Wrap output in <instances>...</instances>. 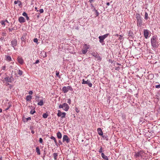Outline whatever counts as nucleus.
I'll return each mask as SVG.
<instances>
[{
    "label": "nucleus",
    "instance_id": "obj_57",
    "mask_svg": "<svg viewBox=\"0 0 160 160\" xmlns=\"http://www.w3.org/2000/svg\"><path fill=\"white\" fill-rule=\"evenodd\" d=\"M58 142L60 145H62V142L60 140H59Z\"/></svg>",
    "mask_w": 160,
    "mask_h": 160
},
{
    "label": "nucleus",
    "instance_id": "obj_48",
    "mask_svg": "<svg viewBox=\"0 0 160 160\" xmlns=\"http://www.w3.org/2000/svg\"><path fill=\"white\" fill-rule=\"evenodd\" d=\"M8 29L9 32H12V31L14 30V28H9Z\"/></svg>",
    "mask_w": 160,
    "mask_h": 160
},
{
    "label": "nucleus",
    "instance_id": "obj_3",
    "mask_svg": "<svg viewBox=\"0 0 160 160\" xmlns=\"http://www.w3.org/2000/svg\"><path fill=\"white\" fill-rule=\"evenodd\" d=\"M135 17L137 21V25L141 27L142 25V19L141 17L139 14L137 13L135 15Z\"/></svg>",
    "mask_w": 160,
    "mask_h": 160
},
{
    "label": "nucleus",
    "instance_id": "obj_8",
    "mask_svg": "<svg viewBox=\"0 0 160 160\" xmlns=\"http://www.w3.org/2000/svg\"><path fill=\"white\" fill-rule=\"evenodd\" d=\"M13 80L14 78L12 76H11L10 78L7 76L4 78L2 81L3 82L6 81L7 82H12L13 81Z\"/></svg>",
    "mask_w": 160,
    "mask_h": 160
},
{
    "label": "nucleus",
    "instance_id": "obj_31",
    "mask_svg": "<svg viewBox=\"0 0 160 160\" xmlns=\"http://www.w3.org/2000/svg\"><path fill=\"white\" fill-rule=\"evenodd\" d=\"M59 72L57 71H56V75L59 78H61V76L59 75Z\"/></svg>",
    "mask_w": 160,
    "mask_h": 160
},
{
    "label": "nucleus",
    "instance_id": "obj_40",
    "mask_svg": "<svg viewBox=\"0 0 160 160\" xmlns=\"http://www.w3.org/2000/svg\"><path fill=\"white\" fill-rule=\"evenodd\" d=\"M116 35L117 36H119V35L118 34H117ZM119 36H120V38H119L118 39L120 40H121V39H122V38L123 37V36L122 35H119Z\"/></svg>",
    "mask_w": 160,
    "mask_h": 160
},
{
    "label": "nucleus",
    "instance_id": "obj_59",
    "mask_svg": "<svg viewBox=\"0 0 160 160\" xmlns=\"http://www.w3.org/2000/svg\"><path fill=\"white\" fill-rule=\"evenodd\" d=\"M90 6H91V7L92 8H94V6H93V4L92 3L91 4Z\"/></svg>",
    "mask_w": 160,
    "mask_h": 160
},
{
    "label": "nucleus",
    "instance_id": "obj_33",
    "mask_svg": "<svg viewBox=\"0 0 160 160\" xmlns=\"http://www.w3.org/2000/svg\"><path fill=\"white\" fill-rule=\"evenodd\" d=\"M48 116V114H47L46 113H44L43 114V118H47Z\"/></svg>",
    "mask_w": 160,
    "mask_h": 160
},
{
    "label": "nucleus",
    "instance_id": "obj_58",
    "mask_svg": "<svg viewBox=\"0 0 160 160\" xmlns=\"http://www.w3.org/2000/svg\"><path fill=\"white\" fill-rule=\"evenodd\" d=\"M94 0H89V2H90V3H92V2L94 1Z\"/></svg>",
    "mask_w": 160,
    "mask_h": 160
},
{
    "label": "nucleus",
    "instance_id": "obj_14",
    "mask_svg": "<svg viewBox=\"0 0 160 160\" xmlns=\"http://www.w3.org/2000/svg\"><path fill=\"white\" fill-rule=\"evenodd\" d=\"M92 54L93 57H94L96 58H97L98 60H100L101 59V58L96 52H92Z\"/></svg>",
    "mask_w": 160,
    "mask_h": 160
},
{
    "label": "nucleus",
    "instance_id": "obj_17",
    "mask_svg": "<svg viewBox=\"0 0 160 160\" xmlns=\"http://www.w3.org/2000/svg\"><path fill=\"white\" fill-rule=\"evenodd\" d=\"M5 57L6 58L5 60L7 61L10 62L12 61V59L11 56L7 55H5Z\"/></svg>",
    "mask_w": 160,
    "mask_h": 160
},
{
    "label": "nucleus",
    "instance_id": "obj_49",
    "mask_svg": "<svg viewBox=\"0 0 160 160\" xmlns=\"http://www.w3.org/2000/svg\"><path fill=\"white\" fill-rule=\"evenodd\" d=\"M43 11H44L43 9H41L39 10V12L41 13H43Z\"/></svg>",
    "mask_w": 160,
    "mask_h": 160
},
{
    "label": "nucleus",
    "instance_id": "obj_7",
    "mask_svg": "<svg viewBox=\"0 0 160 160\" xmlns=\"http://www.w3.org/2000/svg\"><path fill=\"white\" fill-rule=\"evenodd\" d=\"M57 116L58 117H60L62 119H63L65 117L66 113L65 112H62L60 110H58Z\"/></svg>",
    "mask_w": 160,
    "mask_h": 160
},
{
    "label": "nucleus",
    "instance_id": "obj_24",
    "mask_svg": "<svg viewBox=\"0 0 160 160\" xmlns=\"http://www.w3.org/2000/svg\"><path fill=\"white\" fill-rule=\"evenodd\" d=\"M25 37L26 35L24 34L22 35L21 38V39L22 41H25Z\"/></svg>",
    "mask_w": 160,
    "mask_h": 160
},
{
    "label": "nucleus",
    "instance_id": "obj_25",
    "mask_svg": "<svg viewBox=\"0 0 160 160\" xmlns=\"http://www.w3.org/2000/svg\"><path fill=\"white\" fill-rule=\"evenodd\" d=\"M36 152L38 155L40 154L39 148L38 147H37L36 148Z\"/></svg>",
    "mask_w": 160,
    "mask_h": 160
},
{
    "label": "nucleus",
    "instance_id": "obj_46",
    "mask_svg": "<svg viewBox=\"0 0 160 160\" xmlns=\"http://www.w3.org/2000/svg\"><path fill=\"white\" fill-rule=\"evenodd\" d=\"M39 97L37 96L36 97L35 99L38 102L39 100Z\"/></svg>",
    "mask_w": 160,
    "mask_h": 160
},
{
    "label": "nucleus",
    "instance_id": "obj_36",
    "mask_svg": "<svg viewBox=\"0 0 160 160\" xmlns=\"http://www.w3.org/2000/svg\"><path fill=\"white\" fill-rule=\"evenodd\" d=\"M5 22L4 20H2L1 21L0 23L2 25H3L4 27L5 26Z\"/></svg>",
    "mask_w": 160,
    "mask_h": 160
},
{
    "label": "nucleus",
    "instance_id": "obj_64",
    "mask_svg": "<svg viewBox=\"0 0 160 160\" xmlns=\"http://www.w3.org/2000/svg\"><path fill=\"white\" fill-rule=\"evenodd\" d=\"M4 39V38L3 37H2L1 38H0V39L1 40H2L3 39Z\"/></svg>",
    "mask_w": 160,
    "mask_h": 160
},
{
    "label": "nucleus",
    "instance_id": "obj_38",
    "mask_svg": "<svg viewBox=\"0 0 160 160\" xmlns=\"http://www.w3.org/2000/svg\"><path fill=\"white\" fill-rule=\"evenodd\" d=\"M18 3V5L19 7H22V2L21 1H19V2Z\"/></svg>",
    "mask_w": 160,
    "mask_h": 160
},
{
    "label": "nucleus",
    "instance_id": "obj_19",
    "mask_svg": "<svg viewBox=\"0 0 160 160\" xmlns=\"http://www.w3.org/2000/svg\"><path fill=\"white\" fill-rule=\"evenodd\" d=\"M97 131L98 134L100 136L103 135V132L101 128H99L97 129Z\"/></svg>",
    "mask_w": 160,
    "mask_h": 160
},
{
    "label": "nucleus",
    "instance_id": "obj_1",
    "mask_svg": "<svg viewBox=\"0 0 160 160\" xmlns=\"http://www.w3.org/2000/svg\"><path fill=\"white\" fill-rule=\"evenodd\" d=\"M151 46L153 48H158L159 46V43L157 36L154 35L151 38Z\"/></svg>",
    "mask_w": 160,
    "mask_h": 160
},
{
    "label": "nucleus",
    "instance_id": "obj_2",
    "mask_svg": "<svg viewBox=\"0 0 160 160\" xmlns=\"http://www.w3.org/2000/svg\"><path fill=\"white\" fill-rule=\"evenodd\" d=\"M109 35V33H107L103 35L100 36L98 37L99 42L101 43L102 45H103L105 44V43L104 40L106 38H107Z\"/></svg>",
    "mask_w": 160,
    "mask_h": 160
},
{
    "label": "nucleus",
    "instance_id": "obj_41",
    "mask_svg": "<svg viewBox=\"0 0 160 160\" xmlns=\"http://www.w3.org/2000/svg\"><path fill=\"white\" fill-rule=\"evenodd\" d=\"M22 15L24 16V17H26V16H27L28 15H27V13L26 12H24L22 14Z\"/></svg>",
    "mask_w": 160,
    "mask_h": 160
},
{
    "label": "nucleus",
    "instance_id": "obj_32",
    "mask_svg": "<svg viewBox=\"0 0 160 160\" xmlns=\"http://www.w3.org/2000/svg\"><path fill=\"white\" fill-rule=\"evenodd\" d=\"M133 33L131 31H130L128 32V36L129 37H133Z\"/></svg>",
    "mask_w": 160,
    "mask_h": 160
},
{
    "label": "nucleus",
    "instance_id": "obj_28",
    "mask_svg": "<svg viewBox=\"0 0 160 160\" xmlns=\"http://www.w3.org/2000/svg\"><path fill=\"white\" fill-rule=\"evenodd\" d=\"M43 102L42 100H41L38 103V105L39 106H42L43 105Z\"/></svg>",
    "mask_w": 160,
    "mask_h": 160
},
{
    "label": "nucleus",
    "instance_id": "obj_5",
    "mask_svg": "<svg viewBox=\"0 0 160 160\" xmlns=\"http://www.w3.org/2000/svg\"><path fill=\"white\" fill-rule=\"evenodd\" d=\"M90 46L87 44H84L82 49V52L83 54H85L87 52L88 49L89 48Z\"/></svg>",
    "mask_w": 160,
    "mask_h": 160
},
{
    "label": "nucleus",
    "instance_id": "obj_13",
    "mask_svg": "<svg viewBox=\"0 0 160 160\" xmlns=\"http://www.w3.org/2000/svg\"><path fill=\"white\" fill-rule=\"evenodd\" d=\"M17 61L18 63L21 64H22L24 63V61L22 57L18 56L17 58Z\"/></svg>",
    "mask_w": 160,
    "mask_h": 160
},
{
    "label": "nucleus",
    "instance_id": "obj_60",
    "mask_svg": "<svg viewBox=\"0 0 160 160\" xmlns=\"http://www.w3.org/2000/svg\"><path fill=\"white\" fill-rule=\"evenodd\" d=\"M4 21L5 22H6L7 23H9V22H8V21L7 19H6L5 20H4Z\"/></svg>",
    "mask_w": 160,
    "mask_h": 160
},
{
    "label": "nucleus",
    "instance_id": "obj_51",
    "mask_svg": "<svg viewBox=\"0 0 160 160\" xmlns=\"http://www.w3.org/2000/svg\"><path fill=\"white\" fill-rule=\"evenodd\" d=\"M67 102L69 104H71V100L70 98H69L68 99V101Z\"/></svg>",
    "mask_w": 160,
    "mask_h": 160
},
{
    "label": "nucleus",
    "instance_id": "obj_55",
    "mask_svg": "<svg viewBox=\"0 0 160 160\" xmlns=\"http://www.w3.org/2000/svg\"><path fill=\"white\" fill-rule=\"evenodd\" d=\"M33 92L31 91H30L29 92V94L30 95H32V94Z\"/></svg>",
    "mask_w": 160,
    "mask_h": 160
},
{
    "label": "nucleus",
    "instance_id": "obj_16",
    "mask_svg": "<svg viewBox=\"0 0 160 160\" xmlns=\"http://www.w3.org/2000/svg\"><path fill=\"white\" fill-rule=\"evenodd\" d=\"M134 156L136 158L139 157L142 158V153L140 152H136L134 155Z\"/></svg>",
    "mask_w": 160,
    "mask_h": 160
},
{
    "label": "nucleus",
    "instance_id": "obj_23",
    "mask_svg": "<svg viewBox=\"0 0 160 160\" xmlns=\"http://www.w3.org/2000/svg\"><path fill=\"white\" fill-rule=\"evenodd\" d=\"M32 99V96L30 95H28L26 97V100L27 101H29Z\"/></svg>",
    "mask_w": 160,
    "mask_h": 160
},
{
    "label": "nucleus",
    "instance_id": "obj_21",
    "mask_svg": "<svg viewBox=\"0 0 160 160\" xmlns=\"http://www.w3.org/2000/svg\"><path fill=\"white\" fill-rule=\"evenodd\" d=\"M57 136L58 139H60L62 137V135L61 133L60 132H58L57 133Z\"/></svg>",
    "mask_w": 160,
    "mask_h": 160
},
{
    "label": "nucleus",
    "instance_id": "obj_43",
    "mask_svg": "<svg viewBox=\"0 0 160 160\" xmlns=\"http://www.w3.org/2000/svg\"><path fill=\"white\" fill-rule=\"evenodd\" d=\"M122 119L124 120L126 119V116L125 115V114H122Z\"/></svg>",
    "mask_w": 160,
    "mask_h": 160
},
{
    "label": "nucleus",
    "instance_id": "obj_10",
    "mask_svg": "<svg viewBox=\"0 0 160 160\" xmlns=\"http://www.w3.org/2000/svg\"><path fill=\"white\" fill-rule=\"evenodd\" d=\"M70 139L68 138L67 135H64L63 136V142H64L65 141L67 143H68L70 142Z\"/></svg>",
    "mask_w": 160,
    "mask_h": 160
},
{
    "label": "nucleus",
    "instance_id": "obj_27",
    "mask_svg": "<svg viewBox=\"0 0 160 160\" xmlns=\"http://www.w3.org/2000/svg\"><path fill=\"white\" fill-rule=\"evenodd\" d=\"M41 54H42V57L44 58L46 57L47 56V55L46 54V53L45 52H42V53H41Z\"/></svg>",
    "mask_w": 160,
    "mask_h": 160
},
{
    "label": "nucleus",
    "instance_id": "obj_6",
    "mask_svg": "<svg viewBox=\"0 0 160 160\" xmlns=\"http://www.w3.org/2000/svg\"><path fill=\"white\" fill-rule=\"evenodd\" d=\"M72 88L71 86H68L67 87L64 86L63 87L62 89V90L64 93H66L69 90L72 91Z\"/></svg>",
    "mask_w": 160,
    "mask_h": 160
},
{
    "label": "nucleus",
    "instance_id": "obj_61",
    "mask_svg": "<svg viewBox=\"0 0 160 160\" xmlns=\"http://www.w3.org/2000/svg\"><path fill=\"white\" fill-rule=\"evenodd\" d=\"M31 132L32 134H34L35 132L33 130H32Z\"/></svg>",
    "mask_w": 160,
    "mask_h": 160
},
{
    "label": "nucleus",
    "instance_id": "obj_4",
    "mask_svg": "<svg viewBox=\"0 0 160 160\" xmlns=\"http://www.w3.org/2000/svg\"><path fill=\"white\" fill-rule=\"evenodd\" d=\"M59 108H62L64 111H67L69 108V106L68 104L64 103L62 104H60L59 106Z\"/></svg>",
    "mask_w": 160,
    "mask_h": 160
},
{
    "label": "nucleus",
    "instance_id": "obj_15",
    "mask_svg": "<svg viewBox=\"0 0 160 160\" xmlns=\"http://www.w3.org/2000/svg\"><path fill=\"white\" fill-rule=\"evenodd\" d=\"M18 21L20 23H23L25 22L26 20L25 18L22 17H20L18 19Z\"/></svg>",
    "mask_w": 160,
    "mask_h": 160
},
{
    "label": "nucleus",
    "instance_id": "obj_22",
    "mask_svg": "<svg viewBox=\"0 0 160 160\" xmlns=\"http://www.w3.org/2000/svg\"><path fill=\"white\" fill-rule=\"evenodd\" d=\"M58 154V153H54L53 154V156L55 160H57Z\"/></svg>",
    "mask_w": 160,
    "mask_h": 160
},
{
    "label": "nucleus",
    "instance_id": "obj_26",
    "mask_svg": "<svg viewBox=\"0 0 160 160\" xmlns=\"http://www.w3.org/2000/svg\"><path fill=\"white\" fill-rule=\"evenodd\" d=\"M93 11H95L96 16H98L99 15V13L98 12L97 10L95 9V8H94V9L93 10Z\"/></svg>",
    "mask_w": 160,
    "mask_h": 160
},
{
    "label": "nucleus",
    "instance_id": "obj_44",
    "mask_svg": "<svg viewBox=\"0 0 160 160\" xmlns=\"http://www.w3.org/2000/svg\"><path fill=\"white\" fill-rule=\"evenodd\" d=\"M39 142L40 143H42L43 142V140L42 138H39Z\"/></svg>",
    "mask_w": 160,
    "mask_h": 160
},
{
    "label": "nucleus",
    "instance_id": "obj_56",
    "mask_svg": "<svg viewBox=\"0 0 160 160\" xmlns=\"http://www.w3.org/2000/svg\"><path fill=\"white\" fill-rule=\"evenodd\" d=\"M26 19L28 21V20H29V17L27 15V16H26Z\"/></svg>",
    "mask_w": 160,
    "mask_h": 160
},
{
    "label": "nucleus",
    "instance_id": "obj_12",
    "mask_svg": "<svg viewBox=\"0 0 160 160\" xmlns=\"http://www.w3.org/2000/svg\"><path fill=\"white\" fill-rule=\"evenodd\" d=\"M143 32L145 38L146 39L148 38L149 37L148 30V29H144Z\"/></svg>",
    "mask_w": 160,
    "mask_h": 160
},
{
    "label": "nucleus",
    "instance_id": "obj_54",
    "mask_svg": "<svg viewBox=\"0 0 160 160\" xmlns=\"http://www.w3.org/2000/svg\"><path fill=\"white\" fill-rule=\"evenodd\" d=\"M27 121H28V120H31V117H28L26 118Z\"/></svg>",
    "mask_w": 160,
    "mask_h": 160
},
{
    "label": "nucleus",
    "instance_id": "obj_52",
    "mask_svg": "<svg viewBox=\"0 0 160 160\" xmlns=\"http://www.w3.org/2000/svg\"><path fill=\"white\" fill-rule=\"evenodd\" d=\"M19 2V1H18V0L15 1L14 2V3L15 4H16L18 3Z\"/></svg>",
    "mask_w": 160,
    "mask_h": 160
},
{
    "label": "nucleus",
    "instance_id": "obj_11",
    "mask_svg": "<svg viewBox=\"0 0 160 160\" xmlns=\"http://www.w3.org/2000/svg\"><path fill=\"white\" fill-rule=\"evenodd\" d=\"M17 41L16 39H14L11 41V45L13 47L14 49H15V47L17 46Z\"/></svg>",
    "mask_w": 160,
    "mask_h": 160
},
{
    "label": "nucleus",
    "instance_id": "obj_50",
    "mask_svg": "<svg viewBox=\"0 0 160 160\" xmlns=\"http://www.w3.org/2000/svg\"><path fill=\"white\" fill-rule=\"evenodd\" d=\"M2 69L3 70H5L6 69V66L4 65L3 66L2 68Z\"/></svg>",
    "mask_w": 160,
    "mask_h": 160
},
{
    "label": "nucleus",
    "instance_id": "obj_42",
    "mask_svg": "<svg viewBox=\"0 0 160 160\" xmlns=\"http://www.w3.org/2000/svg\"><path fill=\"white\" fill-rule=\"evenodd\" d=\"M33 41L34 42L37 43H38V39L37 38H34L33 39Z\"/></svg>",
    "mask_w": 160,
    "mask_h": 160
},
{
    "label": "nucleus",
    "instance_id": "obj_35",
    "mask_svg": "<svg viewBox=\"0 0 160 160\" xmlns=\"http://www.w3.org/2000/svg\"><path fill=\"white\" fill-rule=\"evenodd\" d=\"M22 73H23V72L22 70H18V73L19 75L21 76L22 74Z\"/></svg>",
    "mask_w": 160,
    "mask_h": 160
},
{
    "label": "nucleus",
    "instance_id": "obj_53",
    "mask_svg": "<svg viewBox=\"0 0 160 160\" xmlns=\"http://www.w3.org/2000/svg\"><path fill=\"white\" fill-rule=\"evenodd\" d=\"M120 68L118 67H116L115 68V69L116 70H118Z\"/></svg>",
    "mask_w": 160,
    "mask_h": 160
},
{
    "label": "nucleus",
    "instance_id": "obj_39",
    "mask_svg": "<svg viewBox=\"0 0 160 160\" xmlns=\"http://www.w3.org/2000/svg\"><path fill=\"white\" fill-rule=\"evenodd\" d=\"M26 43L25 41H22L21 43V46H24Z\"/></svg>",
    "mask_w": 160,
    "mask_h": 160
},
{
    "label": "nucleus",
    "instance_id": "obj_18",
    "mask_svg": "<svg viewBox=\"0 0 160 160\" xmlns=\"http://www.w3.org/2000/svg\"><path fill=\"white\" fill-rule=\"evenodd\" d=\"M101 156L102 157L104 160H108L109 159L108 157L104 155L103 153H101Z\"/></svg>",
    "mask_w": 160,
    "mask_h": 160
},
{
    "label": "nucleus",
    "instance_id": "obj_37",
    "mask_svg": "<svg viewBox=\"0 0 160 160\" xmlns=\"http://www.w3.org/2000/svg\"><path fill=\"white\" fill-rule=\"evenodd\" d=\"M98 151L100 153H102V152L103 151V148L102 147H100V148Z\"/></svg>",
    "mask_w": 160,
    "mask_h": 160
},
{
    "label": "nucleus",
    "instance_id": "obj_30",
    "mask_svg": "<svg viewBox=\"0 0 160 160\" xmlns=\"http://www.w3.org/2000/svg\"><path fill=\"white\" fill-rule=\"evenodd\" d=\"M148 18V14L147 12H145V17H144V19L147 20Z\"/></svg>",
    "mask_w": 160,
    "mask_h": 160
},
{
    "label": "nucleus",
    "instance_id": "obj_63",
    "mask_svg": "<svg viewBox=\"0 0 160 160\" xmlns=\"http://www.w3.org/2000/svg\"><path fill=\"white\" fill-rule=\"evenodd\" d=\"M8 104L9 105V106L8 107L9 108H10V107L12 106V105L11 104H10V103H8Z\"/></svg>",
    "mask_w": 160,
    "mask_h": 160
},
{
    "label": "nucleus",
    "instance_id": "obj_9",
    "mask_svg": "<svg viewBox=\"0 0 160 160\" xmlns=\"http://www.w3.org/2000/svg\"><path fill=\"white\" fill-rule=\"evenodd\" d=\"M82 84H87L88 85V86L90 87H91L92 86V83L90 82V81L89 80H88L86 81L84 79H83L82 80Z\"/></svg>",
    "mask_w": 160,
    "mask_h": 160
},
{
    "label": "nucleus",
    "instance_id": "obj_34",
    "mask_svg": "<svg viewBox=\"0 0 160 160\" xmlns=\"http://www.w3.org/2000/svg\"><path fill=\"white\" fill-rule=\"evenodd\" d=\"M2 35L3 37H6V33L5 31L2 32H1Z\"/></svg>",
    "mask_w": 160,
    "mask_h": 160
},
{
    "label": "nucleus",
    "instance_id": "obj_29",
    "mask_svg": "<svg viewBox=\"0 0 160 160\" xmlns=\"http://www.w3.org/2000/svg\"><path fill=\"white\" fill-rule=\"evenodd\" d=\"M155 84H158L157 85H155V88H160V84H159V82H156L155 83Z\"/></svg>",
    "mask_w": 160,
    "mask_h": 160
},
{
    "label": "nucleus",
    "instance_id": "obj_47",
    "mask_svg": "<svg viewBox=\"0 0 160 160\" xmlns=\"http://www.w3.org/2000/svg\"><path fill=\"white\" fill-rule=\"evenodd\" d=\"M39 62V60H37L36 62L33 63L34 64H36L38 63Z\"/></svg>",
    "mask_w": 160,
    "mask_h": 160
},
{
    "label": "nucleus",
    "instance_id": "obj_20",
    "mask_svg": "<svg viewBox=\"0 0 160 160\" xmlns=\"http://www.w3.org/2000/svg\"><path fill=\"white\" fill-rule=\"evenodd\" d=\"M50 138L52 139L54 141V142L55 143V144L57 146H58V144L57 143V140L56 139V138L53 136H51L50 137Z\"/></svg>",
    "mask_w": 160,
    "mask_h": 160
},
{
    "label": "nucleus",
    "instance_id": "obj_45",
    "mask_svg": "<svg viewBox=\"0 0 160 160\" xmlns=\"http://www.w3.org/2000/svg\"><path fill=\"white\" fill-rule=\"evenodd\" d=\"M35 110H34V111H33L32 110L31 111H30V113L31 114H34V113H35Z\"/></svg>",
    "mask_w": 160,
    "mask_h": 160
},
{
    "label": "nucleus",
    "instance_id": "obj_62",
    "mask_svg": "<svg viewBox=\"0 0 160 160\" xmlns=\"http://www.w3.org/2000/svg\"><path fill=\"white\" fill-rule=\"evenodd\" d=\"M106 5L108 6H109V5H110V3L108 2H107L106 3Z\"/></svg>",
    "mask_w": 160,
    "mask_h": 160
}]
</instances>
